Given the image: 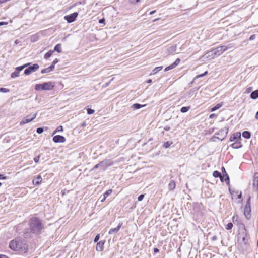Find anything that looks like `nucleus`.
I'll list each match as a JSON object with an SVG mask.
<instances>
[{
	"instance_id": "1",
	"label": "nucleus",
	"mask_w": 258,
	"mask_h": 258,
	"mask_svg": "<svg viewBox=\"0 0 258 258\" xmlns=\"http://www.w3.org/2000/svg\"><path fill=\"white\" fill-rule=\"evenodd\" d=\"M30 233L38 236L45 229V225L42 221L37 217H32L29 222Z\"/></svg>"
},
{
	"instance_id": "2",
	"label": "nucleus",
	"mask_w": 258,
	"mask_h": 258,
	"mask_svg": "<svg viewBox=\"0 0 258 258\" xmlns=\"http://www.w3.org/2000/svg\"><path fill=\"white\" fill-rule=\"evenodd\" d=\"M9 247L15 251L26 252L28 250V245L24 239L16 238L10 241Z\"/></svg>"
},
{
	"instance_id": "3",
	"label": "nucleus",
	"mask_w": 258,
	"mask_h": 258,
	"mask_svg": "<svg viewBox=\"0 0 258 258\" xmlns=\"http://www.w3.org/2000/svg\"><path fill=\"white\" fill-rule=\"evenodd\" d=\"M54 87V85L52 82H45L43 84H36L35 86V89L37 91L40 90H50Z\"/></svg>"
},
{
	"instance_id": "4",
	"label": "nucleus",
	"mask_w": 258,
	"mask_h": 258,
	"mask_svg": "<svg viewBox=\"0 0 258 258\" xmlns=\"http://www.w3.org/2000/svg\"><path fill=\"white\" fill-rule=\"evenodd\" d=\"M30 63H28L24 64L23 66L17 67L15 69V71L11 74V78H14L17 77H18L19 76L20 72L22 71L23 69L30 66Z\"/></svg>"
},
{
	"instance_id": "5",
	"label": "nucleus",
	"mask_w": 258,
	"mask_h": 258,
	"mask_svg": "<svg viewBox=\"0 0 258 258\" xmlns=\"http://www.w3.org/2000/svg\"><path fill=\"white\" fill-rule=\"evenodd\" d=\"M250 197H249L246 204L244 207V215L245 217L249 219L250 218V212H251V208H250Z\"/></svg>"
},
{
	"instance_id": "6",
	"label": "nucleus",
	"mask_w": 258,
	"mask_h": 258,
	"mask_svg": "<svg viewBox=\"0 0 258 258\" xmlns=\"http://www.w3.org/2000/svg\"><path fill=\"white\" fill-rule=\"evenodd\" d=\"M39 69V65L35 63L31 66L28 67L24 71V74L26 75H29L32 72H34Z\"/></svg>"
},
{
	"instance_id": "7",
	"label": "nucleus",
	"mask_w": 258,
	"mask_h": 258,
	"mask_svg": "<svg viewBox=\"0 0 258 258\" xmlns=\"http://www.w3.org/2000/svg\"><path fill=\"white\" fill-rule=\"evenodd\" d=\"M228 132V128L227 127H225L224 128L220 130L216 133V134L220 136L221 137H217V138L219 139L220 141H222L226 137Z\"/></svg>"
},
{
	"instance_id": "8",
	"label": "nucleus",
	"mask_w": 258,
	"mask_h": 258,
	"mask_svg": "<svg viewBox=\"0 0 258 258\" xmlns=\"http://www.w3.org/2000/svg\"><path fill=\"white\" fill-rule=\"evenodd\" d=\"M78 15V13L74 12L71 14L65 16L64 18L68 23H72L76 20Z\"/></svg>"
},
{
	"instance_id": "9",
	"label": "nucleus",
	"mask_w": 258,
	"mask_h": 258,
	"mask_svg": "<svg viewBox=\"0 0 258 258\" xmlns=\"http://www.w3.org/2000/svg\"><path fill=\"white\" fill-rule=\"evenodd\" d=\"M227 50V48L225 47V46H221L220 47H218L215 49H214L215 55L216 56H220L221 55L224 51Z\"/></svg>"
},
{
	"instance_id": "10",
	"label": "nucleus",
	"mask_w": 258,
	"mask_h": 258,
	"mask_svg": "<svg viewBox=\"0 0 258 258\" xmlns=\"http://www.w3.org/2000/svg\"><path fill=\"white\" fill-rule=\"evenodd\" d=\"M36 116H37L36 113L34 114V117L30 118L29 115L27 116L26 117H24L22 120V121H20V124L21 125H23L25 124L28 123L32 121L34 119H35L36 118Z\"/></svg>"
},
{
	"instance_id": "11",
	"label": "nucleus",
	"mask_w": 258,
	"mask_h": 258,
	"mask_svg": "<svg viewBox=\"0 0 258 258\" xmlns=\"http://www.w3.org/2000/svg\"><path fill=\"white\" fill-rule=\"evenodd\" d=\"M53 141L55 143H64L66 141V139L62 136L56 135L53 137Z\"/></svg>"
},
{
	"instance_id": "12",
	"label": "nucleus",
	"mask_w": 258,
	"mask_h": 258,
	"mask_svg": "<svg viewBox=\"0 0 258 258\" xmlns=\"http://www.w3.org/2000/svg\"><path fill=\"white\" fill-rule=\"evenodd\" d=\"M180 59L179 58H177L174 63L171 64V65L169 66L168 67H166L164 71L167 72L169 70H170L174 68H175L180 62Z\"/></svg>"
},
{
	"instance_id": "13",
	"label": "nucleus",
	"mask_w": 258,
	"mask_h": 258,
	"mask_svg": "<svg viewBox=\"0 0 258 258\" xmlns=\"http://www.w3.org/2000/svg\"><path fill=\"white\" fill-rule=\"evenodd\" d=\"M253 187L255 190H258V172H255L253 176Z\"/></svg>"
},
{
	"instance_id": "14",
	"label": "nucleus",
	"mask_w": 258,
	"mask_h": 258,
	"mask_svg": "<svg viewBox=\"0 0 258 258\" xmlns=\"http://www.w3.org/2000/svg\"><path fill=\"white\" fill-rule=\"evenodd\" d=\"M100 164H102L100 166V169L103 171L105 170L108 166L111 165V164L109 163V161L106 160L100 162Z\"/></svg>"
},
{
	"instance_id": "15",
	"label": "nucleus",
	"mask_w": 258,
	"mask_h": 258,
	"mask_svg": "<svg viewBox=\"0 0 258 258\" xmlns=\"http://www.w3.org/2000/svg\"><path fill=\"white\" fill-rule=\"evenodd\" d=\"M241 139V134L240 133L237 132L234 134L232 136H231L230 138V141L231 142L233 141H237L238 140Z\"/></svg>"
},
{
	"instance_id": "16",
	"label": "nucleus",
	"mask_w": 258,
	"mask_h": 258,
	"mask_svg": "<svg viewBox=\"0 0 258 258\" xmlns=\"http://www.w3.org/2000/svg\"><path fill=\"white\" fill-rule=\"evenodd\" d=\"M204 56H206V58H208L209 59H212L216 57V55H215L214 50L207 52Z\"/></svg>"
},
{
	"instance_id": "17",
	"label": "nucleus",
	"mask_w": 258,
	"mask_h": 258,
	"mask_svg": "<svg viewBox=\"0 0 258 258\" xmlns=\"http://www.w3.org/2000/svg\"><path fill=\"white\" fill-rule=\"evenodd\" d=\"M105 241H100L97 243L96 246V249L98 251H102L103 250L104 244Z\"/></svg>"
},
{
	"instance_id": "18",
	"label": "nucleus",
	"mask_w": 258,
	"mask_h": 258,
	"mask_svg": "<svg viewBox=\"0 0 258 258\" xmlns=\"http://www.w3.org/2000/svg\"><path fill=\"white\" fill-rule=\"evenodd\" d=\"M122 223H119L118 225V226L116 227V228H111L110 229V230L109 231V234H112L114 233H117L119 230V229H120V228L121 227V226H122Z\"/></svg>"
},
{
	"instance_id": "19",
	"label": "nucleus",
	"mask_w": 258,
	"mask_h": 258,
	"mask_svg": "<svg viewBox=\"0 0 258 258\" xmlns=\"http://www.w3.org/2000/svg\"><path fill=\"white\" fill-rule=\"evenodd\" d=\"M221 169H222V172L223 174V176L222 177H223V178H225L224 180L226 182H227V184H229V176H228V174L226 173V170L224 167H222Z\"/></svg>"
},
{
	"instance_id": "20",
	"label": "nucleus",
	"mask_w": 258,
	"mask_h": 258,
	"mask_svg": "<svg viewBox=\"0 0 258 258\" xmlns=\"http://www.w3.org/2000/svg\"><path fill=\"white\" fill-rule=\"evenodd\" d=\"M42 178L40 175H38L36 178L33 180V183L34 185H38L40 184L42 181Z\"/></svg>"
},
{
	"instance_id": "21",
	"label": "nucleus",
	"mask_w": 258,
	"mask_h": 258,
	"mask_svg": "<svg viewBox=\"0 0 258 258\" xmlns=\"http://www.w3.org/2000/svg\"><path fill=\"white\" fill-rule=\"evenodd\" d=\"M112 192V189H109L107 191H106L103 195V199H101V202H104L105 199L108 197L111 194Z\"/></svg>"
},
{
	"instance_id": "22",
	"label": "nucleus",
	"mask_w": 258,
	"mask_h": 258,
	"mask_svg": "<svg viewBox=\"0 0 258 258\" xmlns=\"http://www.w3.org/2000/svg\"><path fill=\"white\" fill-rule=\"evenodd\" d=\"M213 175L214 177H219L221 181L223 180V177L221 175L220 172L218 171H215L213 173Z\"/></svg>"
},
{
	"instance_id": "23",
	"label": "nucleus",
	"mask_w": 258,
	"mask_h": 258,
	"mask_svg": "<svg viewBox=\"0 0 258 258\" xmlns=\"http://www.w3.org/2000/svg\"><path fill=\"white\" fill-rule=\"evenodd\" d=\"M176 187V184L174 180H171L168 184V188L170 190H173Z\"/></svg>"
},
{
	"instance_id": "24",
	"label": "nucleus",
	"mask_w": 258,
	"mask_h": 258,
	"mask_svg": "<svg viewBox=\"0 0 258 258\" xmlns=\"http://www.w3.org/2000/svg\"><path fill=\"white\" fill-rule=\"evenodd\" d=\"M250 97L253 99H256L258 98V90H256L251 92Z\"/></svg>"
},
{
	"instance_id": "25",
	"label": "nucleus",
	"mask_w": 258,
	"mask_h": 258,
	"mask_svg": "<svg viewBox=\"0 0 258 258\" xmlns=\"http://www.w3.org/2000/svg\"><path fill=\"white\" fill-rule=\"evenodd\" d=\"M231 146L234 149H238L241 147V145L240 142L235 141V143L231 144Z\"/></svg>"
},
{
	"instance_id": "26",
	"label": "nucleus",
	"mask_w": 258,
	"mask_h": 258,
	"mask_svg": "<svg viewBox=\"0 0 258 258\" xmlns=\"http://www.w3.org/2000/svg\"><path fill=\"white\" fill-rule=\"evenodd\" d=\"M145 106H146V105H141L138 103H135V104H134L133 105H132V108H133L134 109H139L142 108V107H144Z\"/></svg>"
},
{
	"instance_id": "27",
	"label": "nucleus",
	"mask_w": 258,
	"mask_h": 258,
	"mask_svg": "<svg viewBox=\"0 0 258 258\" xmlns=\"http://www.w3.org/2000/svg\"><path fill=\"white\" fill-rule=\"evenodd\" d=\"M242 136L245 139H249L251 137V134L248 131H244L242 133Z\"/></svg>"
},
{
	"instance_id": "28",
	"label": "nucleus",
	"mask_w": 258,
	"mask_h": 258,
	"mask_svg": "<svg viewBox=\"0 0 258 258\" xmlns=\"http://www.w3.org/2000/svg\"><path fill=\"white\" fill-rule=\"evenodd\" d=\"M54 51H57V52L58 53H61V45L60 44H57L55 47H54Z\"/></svg>"
},
{
	"instance_id": "29",
	"label": "nucleus",
	"mask_w": 258,
	"mask_h": 258,
	"mask_svg": "<svg viewBox=\"0 0 258 258\" xmlns=\"http://www.w3.org/2000/svg\"><path fill=\"white\" fill-rule=\"evenodd\" d=\"M163 67L162 66L161 67H156L155 69H154V70L152 71V72L150 74V75H152V74H156L157 73H158L159 71H160V70H161L162 69Z\"/></svg>"
},
{
	"instance_id": "30",
	"label": "nucleus",
	"mask_w": 258,
	"mask_h": 258,
	"mask_svg": "<svg viewBox=\"0 0 258 258\" xmlns=\"http://www.w3.org/2000/svg\"><path fill=\"white\" fill-rule=\"evenodd\" d=\"M54 52L53 50H49L48 52H47L44 55V58L47 59L50 57L51 55L53 54Z\"/></svg>"
},
{
	"instance_id": "31",
	"label": "nucleus",
	"mask_w": 258,
	"mask_h": 258,
	"mask_svg": "<svg viewBox=\"0 0 258 258\" xmlns=\"http://www.w3.org/2000/svg\"><path fill=\"white\" fill-rule=\"evenodd\" d=\"M243 230H244V232H242V233L240 234V236H242V241L245 243V236H246V233L245 232V231H246V229H245V226L243 225Z\"/></svg>"
},
{
	"instance_id": "32",
	"label": "nucleus",
	"mask_w": 258,
	"mask_h": 258,
	"mask_svg": "<svg viewBox=\"0 0 258 258\" xmlns=\"http://www.w3.org/2000/svg\"><path fill=\"white\" fill-rule=\"evenodd\" d=\"M221 106H222L221 104H217L215 106L212 108L211 111H214L216 110L217 109H218L219 108H220Z\"/></svg>"
},
{
	"instance_id": "33",
	"label": "nucleus",
	"mask_w": 258,
	"mask_h": 258,
	"mask_svg": "<svg viewBox=\"0 0 258 258\" xmlns=\"http://www.w3.org/2000/svg\"><path fill=\"white\" fill-rule=\"evenodd\" d=\"M62 131H63L62 126H61V125L58 126L57 127V128L56 129V130L53 133V135L55 134L57 132H62Z\"/></svg>"
},
{
	"instance_id": "34",
	"label": "nucleus",
	"mask_w": 258,
	"mask_h": 258,
	"mask_svg": "<svg viewBox=\"0 0 258 258\" xmlns=\"http://www.w3.org/2000/svg\"><path fill=\"white\" fill-rule=\"evenodd\" d=\"M189 109V107H182L181 108V112H182V113H185L186 112H187Z\"/></svg>"
},
{
	"instance_id": "35",
	"label": "nucleus",
	"mask_w": 258,
	"mask_h": 258,
	"mask_svg": "<svg viewBox=\"0 0 258 258\" xmlns=\"http://www.w3.org/2000/svg\"><path fill=\"white\" fill-rule=\"evenodd\" d=\"M233 224L232 223H229L227 225H226V229L227 230H230L233 227Z\"/></svg>"
},
{
	"instance_id": "36",
	"label": "nucleus",
	"mask_w": 258,
	"mask_h": 258,
	"mask_svg": "<svg viewBox=\"0 0 258 258\" xmlns=\"http://www.w3.org/2000/svg\"><path fill=\"white\" fill-rule=\"evenodd\" d=\"M172 143L170 142H166L164 144V147L166 148H167L170 146Z\"/></svg>"
},
{
	"instance_id": "37",
	"label": "nucleus",
	"mask_w": 258,
	"mask_h": 258,
	"mask_svg": "<svg viewBox=\"0 0 258 258\" xmlns=\"http://www.w3.org/2000/svg\"><path fill=\"white\" fill-rule=\"evenodd\" d=\"M176 47L175 46H171L168 49V51L170 52H174L175 51Z\"/></svg>"
},
{
	"instance_id": "38",
	"label": "nucleus",
	"mask_w": 258,
	"mask_h": 258,
	"mask_svg": "<svg viewBox=\"0 0 258 258\" xmlns=\"http://www.w3.org/2000/svg\"><path fill=\"white\" fill-rule=\"evenodd\" d=\"M49 72H50V71L49 70L48 68L44 69L41 70V73H42V74L47 73H49Z\"/></svg>"
},
{
	"instance_id": "39",
	"label": "nucleus",
	"mask_w": 258,
	"mask_h": 258,
	"mask_svg": "<svg viewBox=\"0 0 258 258\" xmlns=\"http://www.w3.org/2000/svg\"><path fill=\"white\" fill-rule=\"evenodd\" d=\"M0 92H4V93H7V92H9V90L8 89L5 88H0Z\"/></svg>"
},
{
	"instance_id": "40",
	"label": "nucleus",
	"mask_w": 258,
	"mask_h": 258,
	"mask_svg": "<svg viewBox=\"0 0 258 258\" xmlns=\"http://www.w3.org/2000/svg\"><path fill=\"white\" fill-rule=\"evenodd\" d=\"M43 128L42 127H39L37 129L36 132L38 134H41L43 132Z\"/></svg>"
},
{
	"instance_id": "41",
	"label": "nucleus",
	"mask_w": 258,
	"mask_h": 258,
	"mask_svg": "<svg viewBox=\"0 0 258 258\" xmlns=\"http://www.w3.org/2000/svg\"><path fill=\"white\" fill-rule=\"evenodd\" d=\"M102 164H100L98 163L97 164H96L92 169L91 170H93L95 169H97V168H100V166L102 165Z\"/></svg>"
},
{
	"instance_id": "42",
	"label": "nucleus",
	"mask_w": 258,
	"mask_h": 258,
	"mask_svg": "<svg viewBox=\"0 0 258 258\" xmlns=\"http://www.w3.org/2000/svg\"><path fill=\"white\" fill-rule=\"evenodd\" d=\"M94 112V110L91 108H89L87 109V113L88 114H92Z\"/></svg>"
},
{
	"instance_id": "43",
	"label": "nucleus",
	"mask_w": 258,
	"mask_h": 258,
	"mask_svg": "<svg viewBox=\"0 0 258 258\" xmlns=\"http://www.w3.org/2000/svg\"><path fill=\"white\" fill-rule=\"evenodd\" d=\"M144 195H143V194H141V195H140L138 197V200L139 201H142V200H143V199H144Z\"/></svg>"
},
{
	"instance_id": "44",
	"label": "nucleus",
	"mask_w": 258,
	"mask_h": 258,
	"mask_svg": "<svg viewBox=\"0 0 258 258\" xmlns=\"http://www.w3.org/2000/svg\"><path fill=\"white\" fill-rule=\"evenodd\" d=\"M100 238V234H98L95 237L94 241V242H97Z\"/></svg>"
},
{
	"instance_id": "45",
	"label": "nucleus",
	"mask_w": 258,
	"mask_h": 258,
	"mask_svg": "<svg viewBox=\"0 0 258 258\" xmlns=\"http://www.w3.org/2000/svg\"><path fill=\"white\" fill-rule=\"evenodd\" d=\"M40 157V155H38V156L36 157L34 159V161L35 163H38L39 162V158Z\"/></svg>"
},
{
	"instance_id": "46",
	"label": "nucleus",
	"mask_w": 258,
	"mask_h": 258,
	"mask_svg": "<svg viewBox=\"0 0 258 258\" xmlns=\"http://www.w3.org/2000/svg\"><path fill=\"white\" fill-rule=\"evenodd\" d=\"M48 68L50 72L52 71L54 69V65L52 64V65H51L50 66H49Z\"/></svg>"
},
{
	"instance_id": "47",
	"label": "nucleus",
	"mask_w": 258,
	"mask_h": 258,
	"mask_svg": "<svg viewBox=\"0 0 258 258\" xmlns=\"http://www.w3.org/2000/svg\"><path fill=\"white\" fill-rule=\"evenodd\" d=\"M233 46V44H230L228 45L227 46H225V47L227 48V50L228 49L232 48Z\"/></svg>"
},
{
	"instance_id": "48",
	"label": "nucleus",
	"mask_w": 258,
	"mask_h": 258,
	"mask_svg": "<svg viewBox=\"0 0 258 258\" xmlns=\"http://www.w3.org/2000/svg\"><path fill=\"white\" fill-rule=\"evenodd\" d=\"M255 38V35H252L251 36H250V37H249V40L251 41V40H254V39Z\"/></svg>"
},
{
	"instance_id": "49",
	"label": "nucleus",
	"mask_w": 258,
	"mask_h": 258,
	"mask_svg": "<svg viewBox=\"0 0 258 258\" xmlns=\"http://www.w3.org/2000/svg\"><path fill=\"white\" fill-rule=\"evenodd\" d=\"M8 24L7 22H0V26L6 25Z\"/></svg>"
},
{
	"instance_id": "50",
	"label": "nucleus",
	"mask_w": 258,
	"mask_h": 258,
	"mask_svg": "<svg viewBox=\"0 0 258 258\" xmlns=\"http://www.w3.org/2000/svg\"><path fill=\"white\" fill-rule=\"evenodd\" d=\"M7 179L6 176H5L3 174H0V179Z\"/></svg>"
},
{
	"instance_id": "51",
	"label": "nucleus",
	"mask_w": 258,
	"mask_h": 258,
	"mask_svg": "<svg viewBox=\"0 0 258 258\" xmlns=\"http://www.w3.org/2000/svg\"><path fill=\"white\" fill-rule=\"evenodd\" d=\"M58 62V60L57 58H56L54 60L52 64L55 66V64H56Z\"/></svg>"
},
{
	"instance_id": "52",
	"label": "nucleus",
	"mask_w": 258,
	"mask_h": 258,
	"mask_svg": "<svg viewBox=\"0 0 258 258\" xmlns=\"http://www.w3.org/2000/svg\"><path fill=\"white\" fill-rule=\"evenodd\" d=\"M216 115L215 114H211L209 116V118H214V117H215Z\"/></svg>"
},
{
	"instance_id": "53",
	"label": "nucleus",
	"mask_w": 258,
	"mask_h": 258,
	"mask_svg": "<svg viewBox=\"0 0 258 258\" xmlns=\"http://www.w3.org/2000/svg\"><path fill=\"white\" fill-rule=\"evenodd\" d=\"M159 250L157 248H154V252L155 253H158V252H159Z\"/></svg>"
},
{
	"instance_id": "54",
	"label": "nucleus",
	"mask_w": 258,
	"mask_h": 258,
	"mask_svg": "<svg viewBox=\"0 0 258 258\" xmlns=\"http://www.w3.org/2000/svg\"><path fill=\"white\" fill-rule=\"evenodd\" d=\"M0 258H9L7 256L3 254H0Z\"/></svg>"
},
{
	"instance_id": "55",
	"label": "nucleus",
	"mask_w": 258,
	"mask_h": 258,
	"mask_svg": "<svg viewBox=\"0 0 258 258\" xmlns=\"http://www.w3.org/2000/svg\"><path fill=\"white\" fill-rule=\"evenodd\" d=\"M204 76H205V74H202L201 75H198L196 77L197 78H200V77H203Z\"/></svg>"
},
{
	"instance_id": "56",
	"label": "nucleus",
	"mask_w": 258,
	"mask_h": 258,
	"mask_svg": "<svg viewBox=\"0 0 258 258\" xmlns=\"http://www.w3.org/2000/svg\"><path fill=\"white\" fill-rule=\"evenodd\" d=\"M242 198V194L241 192H240L238 195V199H241Z\"/></svg>"
},
{
	"instance_id": "57",
	"label": "nucleus",
	"mask_w": 258,
	"mask_h": 258,
	"mask_svg": "<svg viewBox=\"0 0 258 258\" xmlns=\"http://www.w3.org/2000/svg\"><path fill=\"white\" fill-rule=\"evenodd\" d=\"M155 12H156V10L152 11L150 12V15L153 14H154Z\"/></svg>"
},
{
	"instance_id": "58",
	"label": "nucleus",
	"mask_w": 258,
	"mask_h": 258,
	"mask_svg": "<svg viewBox=\"0 0 258 258\" xmlns=\"http://www.w3.org/2000/svg\"><path fill=\"white\" fill-rule=\"evenodd\" d=\"M255 118L256 119H258V111L256 113V114H255Z\"/></svg>"
},
{
	"instance_id": "59",
	"label": "nucleus",
	"mask_w": 258,
	"mask_h": 258,
	"mask_svg": "<svg viewBox=\"0 0 258 258\" xmlns=\"http://www.w3.org/2000/svg\"><path fill=\"white\" fill-rule=\"evenodd\" d=\"M104 21L103 19H100L99 21V23H102Z\"/></svg>"
},
{
	"instance_id": "60",
	"label": "nucleus",
	"mask_w": 258,
	"mask_h": 258,
	"mask_svg": "<svg viewBox=\"0 0 258 258\" xmlns=\"http://www.w3.org/2000/svg\"><path fill=\"white\" fill-rule=\"evenodd\" d=\"M152 82V80L151 79H149L147 81V83H150Z\"/></svg>"
},
{
	"instance_id": "61",
	"label": "nucleus",
	"mask_w": 258,
	"mask_h": 258,
	"mask_svg": "<svg viewBox=\"0 0 258 258\" xmlns=\"http://www.w3.org/2000/svg\"><path fill=\"white\" fill-rule=\"evenodd\" d=\"M213 240H216L217 237L216 236H214L212 238Z\"/></svg>"
},
{
	"instance_id": "62",
	"label": "nucleus",
	"mask_w": 258,
	"mask_h": 258,
	"mask_svg": "<svg viewBox=\"0 0 258 258\" xmlns=\"http://www.w3.org/2000/svg\"><path fill=\"white\" fill-rule=\"evenodd\" d=\"M4 3H5L4 0H0V4H3Z\"/></svg>"
},
{
	"instance_id": "63",
	"label": "nucleus",
	"mask_w": 258,
	"mask_h": 258,
	"mask_svg": "<svg viewBox=\"0 0 258 258\" xmlns=\"http://www.w3.org/2000/svg\"><path fill=\"white\" fill-rule=\"evenodd\" d=\"M110 82H108V83H106V84H105V86H107L108 85H109V84H110Z\"/></svg>"
},
{
	"instance_id": "64",
	"label": "nucleus",
	"mask_w": 258,
	"mask_h": 258,
	"mask_svg": "<svg viewBox=\"0 0 258 258\" xmlns=\"http://www.w3.org/2000/svg\"><path fill=\"white\" fill-rule=\"evenodd\" d=\"M159 20V18H158V19H155V20H153V22H155V21H157V20Z\"/></svg>"
}]
</instances>
